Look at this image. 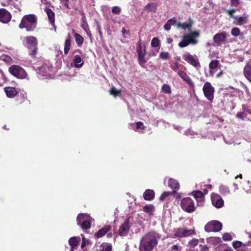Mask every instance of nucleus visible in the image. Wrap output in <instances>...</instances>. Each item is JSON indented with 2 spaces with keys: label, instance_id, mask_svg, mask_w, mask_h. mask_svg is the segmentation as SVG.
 Segmentation results:
<instances>
[{
  "label": "nucleus",
  "instance_id": "obj_1",
  "mask_svg": "<svg viewBox=\"0 0 251 251\" xmlns=\"http://www.w3.org/2000/svg\"><path fill=\"white\" fill-rule=\"evenodd\" d=\"M160 238L158 233L151 231L146 233L141 239L139 249L140 251H152L158 244Z\"/></svg>",
  "mask_w": 251,
  "mask_h": 251
},
{
  "label": "nucleus",
  "instance_id": "obj_2",
  "mask_svg": "<svg viewBox=\"0 0 251 251\" xmlns=\"http://www.w3.org/2000/svg\"><path fill=\"white\" fill-rule=\"evenodd\" d=\"M37 18L34 15H25L22 18L19 27L25 28L27 31H33L36 27Z\"/></svg>",
  "mask_w": 251,
  "mask_h": 251
},
{
  "label": "nucleus",
  "instance_id": "obj_3",
  "mask_svg": "<svg viewBox=\"0 0 251 251\" xmlns=\"http://www.w3.org/2000/svg\"><path fill=\"white\" fill-rule=\"evenodd\" d=\"M199 36L200 33L197 31L185 34L182 37V40L179 43L178 46L182 48L187 47L189 44H197L198 40L196 39V38L199 37Z\"/></svg>",
  "mask_w": 251,
  "mask_h": 251
},
{
  "label": "nucleus",
  "instance_id": "obj_4",
  "mask_svg": "<svg viewBox=\"0 0 251 251\" xmlns=\"http://www.w3.org/2000/svg\"><path fill=\"white\" fill-rule=\"evenodd\" d=\"M180 206L187 213H192L196 208L194 201L189 197L184 198L181 200Z\"/></svg>",
  "mask_w": 251,
  "mask_h": 251
},
{
  "label": "nucleus",
  "instance_id": "obj_5",
  "mask_svg": "<svg viewBox=\"0 0 251 251\" xmlns=\"http://www.w3.org/2000/svg\"><path fill=\"white\" fill-rule=\"evenodd\" d=\"M222 224L217 220H212L207 223L204 226V230L207 232H218L222 228Z\"/></svg>",
  "mask_w": 251,
  "mask_h": 251
},
{
  "label": "nucleus",
  "instance_id": "obj_6",
  "mask_svg": "<svg viewBox=\"0 0 251 251\" xmlns=\"http://www.w3.org/2000/svg\"><path fill=\"white\" fill-rule=\"evenodd\" d=\"M9 71L13 75L21 79L25 78L27 75L25 71L18 65L11 66L9 68Z\"/></svg>",
  "mask_w": 251,
  "mask_h": 251
},
{
  "label": "nucleus",
  "instance_id": "obj_7",
  "mask_svg": "<svg viewBox=\"0 0 251 251\" xmlns=\"http://www.w3.org/2000/svg\"><path fill=\"white\" fill-rule=\"evenodd\" d=\"M174 234L173 237L182 238L187 237L195 233L193 229H187L186 228L178 227L174 229Z\"/></svg>",
  "mask_w": 251,
  "mask_h": 251
},
{
  "label": "nucleus",
  "instance_id": "obj_8",
  "mask_svg": "<svg viewBox=\"0 0 251 251\" xmlns=\"http://www.w3.org/2000/svg\"><path fill=\"white\" fill-rule=\"evenodd\" d=\"M183 59L188 63L193 66L197 69L201 67L199 60L196 56L190 54L188 52L185 53L183 56Z\"/></svg>",
  "mask_w": 251,
  "mask_h": 251
},
{
  "label": "nucleus",
  "instance_id": "obj_9",
  "mask_svg": "<svg viewBox=\"0 0 251 251\" xmlns=\"http://www.w3.org/2000/svg\"><path fill=\"white\" fill-rule=\"evenodd\" d=\"M7 3H2L3 6H9L13 12H20L21 11V2L18 0H7Z\"/></svg>",
  "mask_w": 251,
  "mask_h": 251
},
{
  "label": "nucleus",
  "instance_id": "obj_10",
  "mask_svg": "<svg viewBox=\"0 0 251 251\" xmlns=\"http://www.w3.org/2000/svg\"><path fill=\"white\" fill-rule=\"evenodd\" d=\"M203 91L204 96L208 100H213L214 88L211 86L209 82H206L204 83L203 87Z\"/></svg>",
  "mask_w": 251,
  "mask_h": 251
},
{
  "label": "nucleus",
  "instance_id": "obj_11",
  "mask_svg": "<svg viewBox=\"0 0 251 251\" xmlns=\"http://www.w3.org/2000/svg\"><path fill=\"white\" fill-rule=\"evenodd\" d=\"M211 201L213 205L217 208H221L224 205V201L218 194H215L212 195Z\"/></svg>",
  "mask_w": 251,
  "mask_h": 251
},
{
  "label": "nucleus",
  "instance_id": "obj_12",
  "mask_svg": "<svg viewBox=\"0 0 251 251\" xmlns=\"http://www.w3.org/2000/svg\"><path fill=\"white\" fill-rule=\"evenodd\" d=\"M11 19V15L5 9H0V21L3 23L9 22Z\"/></svg>",
  "mask_w": 251,
  "mask_h": 251
},
{
  "label": "nucleus",
  "instance_id": "obj_13",
  "mask_svg": "<svg viewBox=\"0 0 251 251\" xmlns=\"http://www.w3.org/2000/svg\"><path fill=\"white\" fill-rule=\"evenodd\" d=\"M226 38V32H222L216 34L213 37L214 42L216 45L219 46L222 43L224 42Z\"/></svg>",
  "mask_w": 251,
  "mask_h": 251
},
{
  "label": "nucleus",
  "instance_id": "obj_14",
  "mask_svg": "<svg viewBox=\"0 0 251 251\" xmlns=\"http://www.w3.org/2000/svg\"><path fill=\"white\" fill-rule=\"evenodd\" d=\"M129 220H126L121 225L119 230V235L121 236H124L127 235L129 230Z\"/></svg>",
  "mask_w": 251,
  "mask_h": 251
},
{
  "label": "nucleus",
  "instance_id": "obj_15",
  "mask_svg": "<svg viewBox=\"0 0 251 251\" xmlns=\"http://www.w3.org/2000/svg\"><path fill=\"white\" fill-rule=\"evenodd\" d=\"M168 187L173 189L172 192L176 193V191L179 189V184L177 180L174 178H170L168 183Z\"/></svg>",
  "mask_w": 251,
  "mask_h": 251
},
{
  "label": "nucleus",
  "instance_id": "obj_16",
  "mask_svg": "<svg viewBox=\"0 0 251 251\" xmlns=\"http://www.w3.org/2000/svg\"><path fill=\"white\" fill-rule=\"evenodd\" d=\"M111 229V226L110 225H106L99 230L95 234V236L98 238H100L104 236L105 234L107 233Z\"/></svg>",
  "mask_w": 251,
  "mask_h": 251
},
{
  "label": "nucleus",
  "instance_id": "obj_17",
  "mask_svg": "<svg viewBox=\"0 0 251 251\" xmlns=\"http://www.w3.org/2000/svg\"><path fill=\"white\" fill-rule=\"evenodd\" d=\"M25 45L29 49L37 46L36 39L33 36H28L25 38Z\"/></svg>",
  "mask_w": 251,
  "mask_h": 251
},
{
  "label": "nucleus",
  "instance_id": "obj_18",
  "mask_svg": "<svg viewBox=\"0 0 251 251\" xmlns=\"http://www.w3.org/2000/svg\"><path fill=\"white\" fill-rule=\"evenodd\" d=\"M80 242V238L76 237H72L69 240V245L71 246L70 251H73L78 247Z\"/></svg>",
  "mask_w": 251,
  "mask_h": 251
},
{
  "label": "nucleus",
  "instance_id": "obj_19",
  "mask_svg": "<svg viewBox=\"0 0 251 251\" xmlns=\"http://www.w3.org/2000/svg\"><path fill=\"white\" fill-rule=\"evenodd\" d=\"M219 65V61L218 60H212L209 64V67L210 69L209 71V75L211 76H213L215 71H216V69L218 66Z\"/></svg>",
  "mask_w": 251,
  "mask_h": 251
},
{
  "label": "nucleus",
  "instance_id": "obj_20",
  "mask_svg": "<svg viewBox=\"0 0 251 251\" xmlns=\"http://www.w3.org/2000/svg\"><path fill=\"white\" fill-rule=\"evenodd\" d=\"M51 70V67L47 65H44L39 69L38 73L42 76H48Z\"/></svg>",
  "mask_w": 251,
  "mask_h": 251
},
{
  "label": "nucleus",
  "instance_id": "obj_21",
  "mask_svg": "<svg viewBox=\"0 0 251 251\" xmlns=\"http://www.w3.org/2000/svg\"><path fill=\"white\" fill-rule=\"evenodd\" d=\"M4 91L6 96L10 98H13L18 94L16 89L12 87H6L4 88Z\"/></svg>",
  "mask_w": 251,
  "mask_h": 251
},
{
  "label": "nucleus",
  "instance_id": "obj_22",
  "mask_svg": "<svg viewBox=\"0 0 251 251\" xmlns=\"http://www.w3.org/2000/svg\"><path fill=\"white\" fill-rule=\"evenodd\" d=\"M45 11H46L48 19L50 21V23L54 26V28H55V25H54V21H55V14L53 12V11L49 8L46 7L45 9Z\"/></svg>",
  "mask_w": 251,
  "mask_h": 251
},
{
  "label": "nucleus",
  "instance_id": "obj_23",
  "mask_svg": "<svg viewBox=\"0 0 251 251\" xmlns=\"http://www.w3.org/2000/svg\"><path fill=\"white\" fill-rule=\"evenodd\" d=\"M143 198L146 201H151L155 196V193L152 190L147 189L143 194Z\"/></svg>",
  "mask_w": 251,
  "mask_h": 251
},
{
  "label": "nucleus",
  "instance_id": "obj_24",
  "mask_svg": "<svg viewBox=\"0 0 251 251\" xmlns=\"http://www.w3.org/2000/svg\"><path fill=\"white\" fill-rule=\"evenodd\" d=\"M193 21L189 19V22L181 23L180 22L177 24L176 26L178 28H182L183 29H188L189 30H191V27L193 25Z\"/></svg>",
  "mask_w": 251,
  "mask_h": 251
},
{
  "label": "nucleus",
  "instance_id": "obj_25",
  "mask_svg": "<svg viewBox=\"0 0 251 251\" xmlns=\"http://www.w3.org/2000/svg\"><path fill=\"white\" fill-rule=\"evenodd\" d=\"M247 16L237 17L234 18L233 23L236 25H242L247 23Z\"/></svg>",
  "mask_w": 251,
  "mask_h": 251
},
{
  "label": "nucleus",
  "instance_id": "obj_26",
  "mask_svg": "<svg viewBox=\"0 0 251 251\" xmlns=\"http://www.w3.org/2000/svg\"><path fill=\"white\" fill-rule=\"evenodd\" d=\"M73 62L74 66L78 68H81L83 64V61L79 55L74 56Z\"/></svg>",
  "mask_w": 251,
  "mask_h": 251
},
{
  "label": "nucleus",
  "instance_id": "obj_27",
  "mask_svg": "<svg viewBox=\"0 0 251 251\" xmlns=\"http://www.w3.org/2000/svg\"><path fill=\"white\" fill-rule=\"evenodd\" d=\"M244 75L251 82V65L248 63L246 65L244 69Z\"/></svg>",
  "mask_w": 251,
  "mask_h": 251
},
{
  "label": "nucleus",
  "instance_id": "obj_28",
  "mask_svg": "<svg viewBox=\"0 0 251 251\" xmlns=\"http://www.w3.org/2000/svg\"><path fill=\"white\" fill-rule=\"evenodd\" d=\"M143 210L149 216H152L154 212L155 207L152 204H147L143 207Z\"/></svg>",
  "mask_w": 251,
  "mask_h": 251
},
{
  "label": "nucleus",
  "instance_id": "obj_29",
  "mask_svg": "<svg viewBox=\"0 0 251 251\" xmlns=\"http://www.w3.org/2000/svg\"><path fill=\"white\" fill-rule=\"evenodd\" d=\"M178 75L184 81L187 82L189 84H193L192 80L186 73L179 71H178Z\"/></svg>",
  "mask_w": 251,
  "mask_h": 251
},
{
  "label": "nucleus",
  "instance_id": "obj_30",
  "mask_svg": "<svg viewBox=\"0 0 251 251\" xmlns=\"http://www.w3.org/2000/svg\"><path fill=\"white\" fill-rule=\"evenodd\" d=\"M157 6L153 2H150L147 4L145 7V9L148 12L155 13L157 10Z\"/></svg>",
  "mask_w": 251,
  "mask_h": 251
},
{
  "label": "nucleus",
  "instance_id": "obj_31",
  "mask_svg": "<svg viewBox=\"0 0 251 251\" xmlns=\"http://www.w3.org/2000/svg\"><path fill=\"white\" fill-rule=\"evenodd\" d=\"M112 247L111 244L102 243L98 248V251H112Z\"/></svg>",
  "mask_w": 251,
  "mask_h": 251
},
{
  "label": "nucleus",
  "instance_id": "obj_32",
  "mask_svg": "<svg viewBox=\"0 0 251 251\" xmlns=\"http://www.w3.org/2000/svg\"><path fill=\"white\" fill-rule=\"evenodd\" d=\"M176 23L175 18H172L169 19L167 22L164 25V28L165 30H169L171 29V26L175 25Z\"/></svg>",
  "mask_w": 251,
  "mask_h": 251
},
{
  "label": "nucleus",
  "instance_id": "obj_33",
  "mask_svg": "<svg viewBox=\"0 0 251 251\" xmlns=\"http://www.w3.org/2000/svg\"><path fill=\"white\" fill-rule=\"evenodd\" d=\"M145 55H146V52H142V53L140 52V53H138V62L141 66H143L145 64V63L147 62V60L145 57Z\"/></svg>",
  "mask_w": 251,
  "mask_h": 251
},
{
  "label": "nucleus",
  "instance_id": "obj_34",
  "mask_svg": "<svg viewBox=\"0 0 251 251\" xmlns=\"http://www.w3.org/2000/svg\"><path fill=\"white\" fill-rule=\"evenodd\" d=\"M247 243H243L239 241H234L232 242L233 247L237 251H242L243 250H240L239 248L242 247H245L247 246Z\"/></svg>",
  "mask_w": 251,
  "mask_h": 251
},
{
  "label": "nucleus",
  "instance_id": "obj_35",
  "mask_svg": "<svg viewBox=\"0 0 251 251\" xmlns=\"http://www.w3.org/2000/svg\"><path fill=\"white\" fill-rule=\"evenodd\" d=\"M70 47H71V39H70V38L69 37L68 38H67L66 39L65 44H64V53L65 54H67L68 53V52L70 49Z\"/></svg>",
  "mask_w": 251,
  "mask_h": 251
},
{
  "label": "nucleus",
  "instance_id": "obj_36",
  "mask_svg": "<svg viewBox=\"0 0 251 251\" xmlns=\"http://www.w3.org/2000/svg\"><path fill=\"white\" fill-rule=\"evenodd\" d=\"M74 36H75V41L77 45L78 46H81L83 44V41H84L83 38L82 37L81 35H80V34H79L78 33H75Z\"/></svg>",
  "mask_w": 251,
  "mask_h": 251
},
{
  "label": "nucleus",
  "instance_id": "obj_37",
  "mask_svg": "<svg viewBox=\"0 0 251 251\" xmlns=\"http://www.w3.org/2000/svg\"><path fill=\"white\" fill-rule=\"evenodd\" d=\"M83 229H88L90 227L91 223L88 220L83 221L79 225Z\"/></svg>",
  "mask_w": 251,
  "mask_h": 251
},
{
  "label": "nucleus",
  "instance_id": "obj_38",
  "mask_svg": "<svg viewBox=\"0 0 251 251\" xmlns=\"http://www.w3.org/2000/svg\"><path fill=\"white\" fill-rule=\"evenodd\" d=\"M193 196L197 200L198 199H201L203 197V194L202 192L201 191H196L194 192H193L192 193Z\"/></svg>",
  "mask_w": 251,
  "mask_h": 251
},
{
  "label": "nucleus",
  "instance_id": "obj_39",
  "mask_svg": "<svg viewBox=\"0 0 251 251\" xmlns=\"http://www.w3.org/2000/svg\"><path fill=\"white\" fill-rule=\"evenodd\" d=\"M137 53H140V52H145V46L142 44L141 42H139L138 43V46L137 49Z\"/></svg>",
  "mask_w": 251,
  "mask_h": 251
},
{
  "label": "nucleus",
  "instance_id": "obj_40",
  "mask_svg": "<svg viewBox=\"0 0 251 251\" xmlns=\"http://www.w3.org/2000/svg\"><path fill=\"white\" fill-rule=\"evenodd\" d=\"M85 215L84 214H79L76 218L77 224L78 225H80L84 220Z\"/></svg>",
  "mask_w": 251,
  "mask_h": 251
},
{
  "label": "nucleus",
  "instance_id": "obj_41",
  "mask_svg": "<svg viewBox=\"0 0 251 251\" xmlns=\"http://www.w3.org/2000/svg\"><path fill=\"white\" fill-rule=\"evenodd\" d=\"M173 194H174V193L172 192H164L159 197V200L161 201H163L165 200L166 198L170 195H172Z\"/></svg>",
  "mask_w": 251,
  "mask_h": 251
},
{
  "label": "nucleus",
  "instance_id": "obj_42",
  "mask_svg": "<svg viewBox=\"0 0 251 251\" xmlns=\"http://www.w3.org/2000/svg\"><path fill=\"white\" fill-rule=\"evenodd\" d=\"M160 44L159 40L156 37L153 38L151 42V45L152 47H157Z\"/></svg>",
  "mask_w": 251,
  "mask_h": 251
},
{
  "label": "nucleus",
  "instance_id": "obj_43",
  "mask_svg": "<svg viewBox=\"0 0 251 251\" xmlns=\"http://www.w3.org/2000/svg\"><path fill=\"white\" fill-rule=\"evenodd\" d=\"M162 91L167 94H170L171 92L170 86L167 84H164L162 87Z\"/></svg>",
  "mask_w": 251,
  "mask_h": 251
},
{
  "label": "nucleus",
  "instance_id": "obj_44",
  "mask_svg": "<svg viewBox=\"0 0 251 251\" xmlns=\"http://www.w3.org/2000/svg\"><path fill=\"white\" fill-rule=\"evenodd\" d=\"M110 94L112 95H113L114 97L117 96L119 94H120L121 92L120 90H117L115 87H113L110 90Z\"/></svg>",
  "mask_w": 251,
  "mask_h": 251
},
{
  "label": "nucleus",
  "instance_id": "obj_45",
  "mask_svg": "<svg viewBox=\"0 0 251 251\" xmlns=\"http://www.w3.org/2000/svg\"><path fill=\"white\" fill-rule=\"evenodd\" d=\"M240 30L238 27H234L232 29L231 34L234 36H237L239 35Z\"/></svg>",
  "mask_w": 251,
  "mask_h": 251
},
{
  "label": "nucleus",
  "instance_id": "obj_46",
  "mask_svg": "<svg viewBox=\"0 0 251 251\" xmlns=\"http://www.w3.org/2000/svg\"><path fill=\"white\" fill-rule=\"evenodd\" d=\"M223 239L224 241H231L232 237L229 233H225L223 235Z\"/></svg>",
  "mask_w": 251,
  "mask_h": 251
},
{
  "label": "nucleus",
  "instance_id": "obj_47",
  "mask_svg": "<svg viewBox=\"0 0 251 251\" xmlns=\"http://www.w3.org/2000/svg\"><path fill=\"white\" fill-rule=\"evenodd\" d=\"M159 57L163 60H167L169 57V54L168 52H162L159 54Z\"/></svg>",
  "mask_w": 251,
  "mask_h": 251
},
{
  "label": "nucleus",
  "instance_id": "obj_48",
  "mask_svg": "<svg viewBox=\"0 0 251 251\" xmlns=\"http://www.w3.org/2000/svg\"><path fill=\"white\" fill-rule=\"evenodd\" d=\"M81 27L84 29L87 34H89V32L90 31L88 28V25L84 20H83V23L81 24Z\"/></svg>",
  "mask_w": 251,
  "mask_h": 251
},
{
  "label": "nucleus",
  "instance_id": "obj_49",
  "mask_svg": "<svg viewBox=\"0 0 251 251\" xmlns=\"http://www.w3.org/2000/svg\"><path fill=\"white\" fill-rule=\"evenodd\" d=\"M31 49L32 50L31 51L29 52V54L30 56H33L37 54V46H35L34 47H32Z\"/></svg>",
  "mask_w": 251,
  "mask_h": 251
},
{
  "label": "nucleus",
  "instance_id": "obj_50",
  "mask_svg": "<svg viewBox=\"0 0 251 251\" xmlns=\"http://www.w3.org/2000/svg\"><path fill=\"white\" fill-rule=\"evenodd\" d=\"M121 11V9L119 6H114L112 9V12L114 14H119Z\"/></svg>",
  "mask_w": 251,
  "mask_h": 251
},
{
  "label": "nucleus",
  "instance_id": "obj_51",
  "mask_svg": "<svg viewBox=\"0 0 251 251\" xmlns=\"http://www.w3.org/2000/svg\"><path fill=\"white\" fill-rule=\"evenodd\" d=\"M144 128L143 123L141 122H138L136 123V129L143 130Z\"/></svg>",
  "mask_w": 251,
  "mask_h": 251
},
{
  "label": "nucleus",
  "instance_id": "obj_52",
  "mask_svg": "<svg viewBox=\"0 0 251 251\" xmlns=\"http://www.w3.org/2000/svg\"><path fill=\"white\" fill-rule=\"evenodd\" d=\"M226 12L229 15V16L234 19L235 16L233 15V14L235 12V9H231V10H226Z\"/></svg>",
  "mask_w": 251,
  "mask_h": 251
},
{
  "label": "nucleus",
  "instance_id": "obj_53",
  "mask_svg": "<svg viewBox=\"0 0 251 251\" xmlns=\"http://www.w3.org/2000/svg\"><path fill=\"white\" fill-rule=\"evenodd\" d=\"M239 4V0H231L230 4L232 6H237Z\"/></svg>",
  "mask_w": 251,
  "mask_h": 251
},
{
  "label": "nucleus",
  "instance_id": "obj_54",
  "mask_svg": "<svg viewBox=\"0 0 251 251\" xmlns=\"http://www.w3.org/2000/svg\"><path fill=\"white\" fill-rule=\"evenodd\" d=\"M89 242L88 240H87V242H86V239L84 237H83L82 239L81 245V248H83L86 246V244H88Z\"/></svg>",
  "mask_w": 251,
  "mask_h": 251
},
{
  "label": "nucleus",
  "instance_id": "obj_55",
  "mask_svg": "<svg viewBox=\"0 0 251 251\" xmlns=\"http://www.w3.org/2000/svg\"><path fill=\"white\" fill-rule=\"evenodd\" d=\"M172 250L175 251H180L179 247L177 245H174L172 247Z\"/></svg>",
  "mask_w": 251,
  "mask_h": 251
},
{
  "label": "nucleus",
  "instance_id": "obj_56",
  "mask_svg": "<svg viewBox=\"0 0 251 251\" xmlns=\"http://www.w3.org/2000/svg\"><path fill=\"white\" fill-rule=\"evenodd\" d=\"M189 244H192L194 246H196L198 244V240L197 239H193L189 242Z\"/></svg>",
  "mask_w": 251,
  "mask_h": 251
},
{
  "label": "nucleus",
  "instance_id": "obj_57",
  "mask_svg": "<svg viewBox=\"0 0 251 251\" xmlns=\"http://www.w3.org/2000/svg\"><path fill=\"white\" fill-rule=\"evenodd\" d=\"M185 134L187 135H193L194 133L193 131L187 130L185 131Z\"/></svg>",
  "mask_w": 251,
  "mask_h": 251
},
{
  "label": "nucleus",
  "instance_id": "obj_58",
  "mask_svg": "<svg viewBox=\"0 0 251 251\" xmlns=\"http://www.w3.org/2000/svg\"><path fill=\"white\" fill-rule=\"evenodd\" d=\"M237 117L241 119H243V114L242 113H238L237 114Z\"/></svg>",
  "mask_w": 251,
  "mask_h": 251
},
{
  "label": "nucleus",
  "instance_id": "obj_59",
  "mask_svg": "<svg viewBox=\"0 0 251 251\" xmlns=\"http://www.w3.org/2000/svg\"><path fill=\"white\" fill-rule=\"evenodd\" d=\"M173 39L171 38H168L167 39V42L168 44H171L173 42Z\"/></svg>",
  "mask_w": 251,
  "mask_h": 251
},
{
  "label": "nucleus",
  "instance_id": "obj_60",
  "mask_svg": "<svg viewBox=\"0 0 251 251\" xmlns=\"http://www.w3.org/2000/svg\"><path fill=\"white\" fill-rule=\"evenodd\" d=\"M173 70L176 71V72H177L179 71H178V67L177 65H176L174 68H173Z\"/></svg>",
  "mask_w": 251,
  "mask_h": 251
},
{
  "label": "nucleus",
  "instance_id": "obj_61",
  "mask_svg": "<svg viewBox=\"0 0 251 251\" xmlns=\"http://www.w3.org/2000/svg\"><path fill=\"white\" fill-rule=\"evenodd\" d=\"M208 250V248L206 246H204L203 248V250L204 251H207Z\"/></svg>",
  "mask_w": 251,
  "mask_h": 251
},
{
  "label": "nucleus",
  "instance_id": "obj_62",
  "mask_svg": "<svg viewBox=\"0 0 251 251\" xmlns=\"http://www.w3.org/2000/svg\"><path fill=\"white\" fill-rule=\"evenodd\" d=\"M223 74V72L221 71L219 73H218L217 75H216V76L217 77H219V76H221V75Z\"/></svg>",
  "mask_w": 251,
  "mask_h": 251
},
{
  "label": "nucleus",
  "instance_id": "obj_63",
  "mask_svg": "<svg viewBox=\"0 0 251 251\" xmlns=\"http://www.w3.org/2000/svg\"><path fill=\"white\" fill-rule=\"evenodd\" d=\"M224 251H233V250L231 248H229L225 250Z\"/></svg>",
  "mask_w": 251,
  "mask_h": 251
},
{
  "label": "nucleus",
  "instance_id": "obj_64",
  "mask_svg": "<svg viewBox=\"0 0 251 251\" xmlns=\"http://www.w3.org/2000/svg\"><path fill=\"white\" fill-rule=\"evenodd\" d=\"M107 236L109 238L112 236V234L111 233H107Z\"/></svg>",
  "mask_w": 251,
  "mask_h": 251
}]
</instances>
